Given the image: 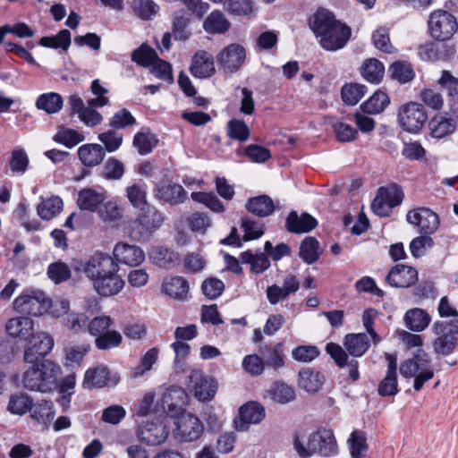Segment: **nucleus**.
<instances>
[{
	"instance_id": "obj_18",
	"label": "nucleus",
	"mask_w": 458,
	"mask_h": 458,
	"mask_svg": "<svg viewBox=\"0 0 458 458\" xmlns=\"http://www.w3.org/2000/svg\"><path fill=\"white\" fill-rule=\"evenodd\" d=\"M266 416L265 408L257 402H248L239 409V419L234 420V427L238 431H246L250 424L261 422Z\"/></svg>"
},
{
	"instance_id": "obj_1",
	"label": "nucleus",
	"mask_w": 458,
	"mask_h": 458,
	"mask_svg": "<svg viewBox=\"0 0 458 458\" xmlns=\"http://www.w3.org/2000/svg\"><path fill=\"white\" fill-rule=\"evenodd\" d=\"M310 28L320 46L327 51H336L345 47L352 36L351 28L335 19L333 13L318 9L310 19Z\"/></svg>"
},
{
	"instance_id": "obj_46",
	"label": "nucleus",
	"mask_w": 458,
	"mask_h": 458,
	"mask_svg": "<svg viewBox=\"0 0 458 458\" xmlns=\"http://www.w3.org/2000/svg\"><path fill=\"white\" fill-rule=\"evenodd\" d=\"M71 32L66 30H61L56 35L42 37L38 44L44 47L58 49L61 48L67 51L71 46Z\"/></svg>"
},
{
	"instance_id": "obj_36",
	"label": "nucleus",
	"mask_w": 458,
	"mask_h": 458,
	"mask_svg": "<svg viewBox=\"0 0 458 458\" xmlns=\"http://www.w3.org/2000/svg\"><path fill=\"white\" fill-rule=\"evenodd\" d=\"M109 380V369L106 366H98L89 369L84 376L82 386L84 388H101Z\"/></svg>"
},
{
	"instance_id": "obj_58",
	"label": "nucleus",
	"mask_w": 458,
	"mask_h": 458,
	"mask_svg": "<svg viewBox=\"0 0 458 458\" xmlns=\"http://www.w3.org/2000/svg\"><path fill=\"white\" fill-rule=\"evenodd\" d=\"M350 452L352 458H365L362 452L368 450L366 435L363 431L354 430L348 439Z\"/></svg>"
},
{
	"instance_id": "obj_20",
	"label": "nucleus",
	"mask_w": 458,
	"mask_h": 458,
	"mask_svg": "<svg viewBox=\"0 0 458 458\" xmlns=\"http://www.w3.org/2000/svg\"><path fill=\"white\" fill-rule=\"evenodd\" d=\"M385 359L387 361V370L377 388L378 394L382 397L393 396L398 393L397 357L394 354L386 352Z\"/></svg>"
},
{
	"instance_id": "obj_13",
	"label": "nucleus",
	"mask_w": 458,
	"mask_h": 458,
	"mask_svg": "<svg viewBox=\"0 0 458 458\" xmlns=\"http://www.w3.org/2000/svg\"><path fill=\"white\" fill-rule=\"evenodd\" d=\"M406 220L419 228L420 234L431 235L439 227V217L428 208H418L408 211Z\"/></svg>"
},
{
	"instance_id": "obj_41",
	"label": "nucleus",
	"mask_w": 458,
	"mask_h": 458,
	"mask_svg": "<svg viewBox=\"0 0 458 458\" xmlns=\"http://www.w3.org/2000/svg\"><path fill=\"white\" fill-rule=\"evenodd\" d=\"M385 73L384 64L377 58H369L365 60L361 68L360 74L362 78L373 84H378Z\"/></svg>"
},
{
	"instance_id": "obj_40",
	"label": "nucleus",
	"mask_w": 458,
	"mask_h": 458,
	"mask_svg": "<svg viewBox=\"0 0 458 458\" xmlns=\"http://www.w3.org/2000/svg\"><path fill=\"white\" fill-rule=\"evenodd\" d=\"M158 141L156 134L151 133L148 128H143L134 135L132 145L137 148L140 155L146 156L152 151Z\"/></svg>"
},
{
	"instance_id": "obj_29",
	"label": "nucleus",
	"mask_w": 458,
	"mask_h": 458,
	"mask_svg": "<svg viewBox=\"0 0 458 458\" xmlns=\"http://www.w3.org/2000/svg\"><path fill=\"white\" fill-rule=\"evenodd\" d=\"M430 136L442 139L452 134L456 129V122L447 114H437L429 122Z\"/></svg>"
},
{
	"instance_id": "obj_30",
	"label": "nucleus",
	"mask_w": 458,
	"mask_h": 458,
	"mask_svg": "<svg viewBox=\"0 0 458 458\" xmlns=\"http://www.w3.org/2000/svg\"><path fill=\"white\" fill-rule=\"evenodd\" d=\"M245 208L259 217H267L273 214L275 205L273 199L266 194L250 198Z\"/></svg>"
},
{
	"instance_id": "obj_33",
	"label": "nucleus",
	"mask_w": 458,
	"mask_h": 458,
	"mask_svg": "<svg viewBox=\"0 0 458 458\" xmlns=\"http://www.w3.org/2000/svg\"><path fill=\"white\" fill-rule=\"evenodd\" d=\"M230 28V21L220 10L211 12L203 22V29L208 34H225Z\"/></svg>"
},
{
	"instance_id": "obj_61",
	"label": "nucleus",
	"mask_w": 458,
	"mask_h": 458,
	"mask_svg": "<svg viewBox=\"0 0 458 458\" xmlns=\"http://www.w3.org/2000/svg\"><path fill=\"white\" fill-rule=\"evenodd\" d=\"M377 193L392 205L393 208L399 206L404 198V193L402 187L396 183H391L386 187H380Z\"/></svg>"
},
{
	"instance_id": "obj_16",
	"label": "nucleus",
	"mask_w": 458,
	"mask_h": 458,
	"mask_svg": "<svg viewBox=\"0 0 458 458\" xmlns=\"http://www.w3.org/2000/svg\"><path fill=\"white\" fill-rule=\"evenodd\" d=\"M118 270V264L109 254L97 251L87 260L86 276L92 282L106 273Z\"/></svg>"
},
{
	"instance_id": "obj_9",
	"label": "nucleus",
	"mask_w": 458,
	"mask_h": 458,
	"mask_svg": "<svg viewBox=\"0 0 458 458\" xmlns=\"http://www.w3.org/2000/svg\"><path fill=\"white\" fill-rule=\"evenodd\" d=\"M50 306L51 301L40 290L27 291L13 301V308L16 311L34 317L43 315Z\"/></svg>"
},
{
	"instance_id": "obj_12",
	"label": "nucleus",
	"mask_w": 458,
	"mask_h": 458,
	"mask_svg": "<svg viewBox=\"0 0 458 458\" xmlns=\"http://www.w3.org/2000/svg\"><path fill=\"white\" fill-rule=\"evenodd\" d=\"M54 339L45 332L34 334L29 338L24 351V360L28 363H40L47 360L45 357L51 352Z\"/></svg>"
},
{
	"instance_id": "obj_24",
	"label": "nucleus",
	"mask_w": 458,
	"mask_h": 458,
	"mask_svg": "<svg viewBox=\"0 0 458 458\" xmlns=\"http://www.w3.org/2000/svg\"><path fill=\"white\" fill-rule=\"evenodd\" d=\"M124 286V281L118 275V271H113L109 274L93 281V287L96 292L104 297L113 296L121 292Z\"/></svg>"
},
{
	"instance_id": "obj_56",
	"label": "nucleus",
	"mask_w": 458,
	"mask_h": 458,
	"mask_svg": "<svg viewBox=\"0 0 458 458\" xmlns=\"http://www.w3.org/2000/svg\"><path fill=\"white\" fill-rule=\"evenodd\" d=\"M63 200L59 197L42 201L37 207L38 216L44 220H50L60 213Z\"/></svg>"
},
{
	"instance_id": "obj_37",
	"label": "nucleus",
	"mask_w": 458,
	"mask_h": 458,
	"mask_svg": "<svg viewBox=\"0 0 458 458\" xmlns=\"http://www.w3.org/2000/svg\"><path fill=\"white\" fill-rule=\"evenodd\" d=\"M241 261L249 264L250 271L254 274H261L270 267V260L264 252L253 253L248 250L240 255Z\"/></svg>"
},
{
	"instance_id": "obj_25",
	"label": "nucleus",
	"mask_w": 458,
	"mask_h": 458,
	"mask_svg": "<svg viewBox=\"0 0 458 458\" xmlns=\"http://www.w3.org/2000/svg\"><path fill=\"white\" fill-rule=\"evenodd\" d=\"M55 416V409L54 403L51 400H38L36 403H32L30 417L31 420L43 425L46 428H48L54 420Z\"/></svg>"
},
{
	"instance_id": "obj_32",
	"label": "nucleus",
	"mask_w": 458,
	"mask_h": 458,
	"mask_svg": "<svg viewBox=\"0 0 458 458\" xmlns=\"http://www.w3.org/2000/svg\"><path fill=\"white\" fill-rule=\"evenodd\" d=\"M344 346L353 357H361L369 350L370 342L365 333L348 334L344 336Z\"/></svg>"
},
{
	"instance_id": "obj_34",
	"label": "nucleus",
	"mask_w": 458,
	"mask_h": 458,
	"mask_svg": "<svg viewBox=\"0 0 458 458\" xmlns=\"http://www.w3.org/2000/svg\"><path fill=\"white\" fill-rule=\"evenodd\" d=\"M189 288L188 281L182 276H172L166 279L162 285V290L165 294L180 301L187 299Z\"/></svg>"
},
{
	"instance_id": "obj_43",
	"label": "nucleus",
	"mask_w": 458,
	"mask_h": 458,
	"mask_svg": "<svg viewBox=\"0 0 458 458\" xmlns=\"http://www.w3.org/2000/svg\"><path fill=\"white\" fill-rule=\"evenodd\" d=\"M322 254L319 242L312 236H308L302 240L300 245L299 256L307 264L315 263Z\"/></svg>"
},
{
	"instance_id": "obj_59",
	"label": "nucleus",
	"mask_w": 458,
	"mask_h": 458,
	"mask_svg": "<svg viewBox=\"0 0 458 458\" xmlns=\"http://www.w3.org/2000/svg\"><path fill=\"white\" fill-rule=\"evenodd\" d=\"M191 199L199 203L204 204L214 212L222 213L225 211V206L214 192H192Z\"/></svg>"
},
{
	"instance_id": "obj_4",
	"label": "nucleus",
	"mask_w": 458,
	"mask_h": 458,
	"mask_svg": "<svg viewBox=\"0 0 458 458\" xmlns=\"http://www.w3.org/2000/svg\"><path fill=\"white\" fill-rule=\"evenodd\" d=\"M400 373L405 378H414L413 388L419 392L424 383L434 377V369L428 355L423 351H418L411 358L403 361Z\"/></svg>"
},
{
	"instance_id": "obj_55",
	"label": "nucleus",
	"mask_w": 458,
	"mask_h": 458,
	"mask_svg": "<svg viewBox=\"0 0 458 458\" xmlns=\"http://www.w3.org/2000/svg\"><path fill=\"white\" fill-rule=\"evenodd\" d=\"M47 274L55 284L66 282L72 276L71 267L61 260L49 264Z\"/></svg>"
},
{
	"instance_id": "obj_11",
	"label": "nucleus",
	"mask_w": 458,
	"mask_h": 458,
	"mask_svg": "<svg viewBox=\"0 0 458 458\" xmlns=\"http://www.w3.org/2000/svg\"><path fill=\"white\" fill-rule=\"evenodd\" d=\"M216 59L224 72L235 73L241 70L246 61V50L239 43H231L216 55Z\"/></svg>"
},
{
	"instance_id": "obj_51",
	"label": "nucleus",
	"mask_w": 458,
	"mask_h": 458,
	"mask_svg": "<svg viewBox=\"0 0 458 458\" xmlns=\"http://www.w3.org/2000/svg\"><path fill=\"white\" fill-rule=\"evenodd\" d=\"M33 403L32 397L25 393H19L13 394L10 397L7 410L15 415H24L28 411L30 412Z\"/></svg>"
},
{
	"instance_id": "obj_21",
	"label": "nucleus",
	"mask_w": 458,
	"mask_h": 458,
	"mask_svg": "<svg viewBox=\"0 0 458 458\" xmlns=\"http://www.w3.org/2000/svg\"><path fill=\"white\" fill-rule=\"evenodd\" d=\"M189 70L196 78L211 77L216 72L213 55L206 50H198L191 58Z\"/></svg>"
},
{
	"instance_id": "obj_10",
	"label": "nucleus",
	"mask_w": 458,
	"mask_h": 458,
	"mask_svg": "<svg viewBox=\"0 0 458 458\" xmlns=\"http://www.w3.org/2000/svg\"><path fill=\"white\" fill-rule=\"evenodd\" d=\"M174 435L176 439L183 443L199 440L204 433L202 421L194 414L184 412L178 416L175 422Z\"/></svg>"
},
{
	"instance_id": "obj_35",
	"label": "nucleus",
	"mask_w": 458,
	"mask_h": 458,
	"mask_svg": "<svg viewBox=\"0 0 458 458\" xmlns=\"http://www.w3.org/2000/svg\"><path fill=\"white\" fill-rule=\"evenodd\" d=\"M267 394L274 403L279 404H287L296 398L293 387L282 381L273 383L267 391Z\"/></svg>"
},
{
	"instance_id": "obj_15",
	"label": "nucleus",
	"mask_w": 458,
	"mask_h": 458,
	"mask_svg": "<svg viewBox=\"0 0 458 458\" xmlns=\"http://www.w3.org/2000/svg\"><path fill=\"white\" fill-rule=\"evenodd\" d=\"M189 386L192 388L194 396L202 402L210 401L216 393V384L211 377L205 376L200 369H192L188 377Z\"/></svg>"
},
{
	"instance_id": "obj_23",
	"label": "nucleus",
	"mask_w": 458,
	"mask_h": 458,
	"mask_svg": "<svg viewBox=\"0 0 458 458\" xmlns=\"http://www.w3.org/2000/svg\"><path fill=\"white\" fill-rule=\"evenodd\" d=\"M318 226L317 219L309 213L301 216L294 210L291 211L285 219V229L292 233H310Z\"/></svg>"
},
{
	"instance_id": "obj_8",
	"label": "nucleus",
	"mask_w": 458,
	"mask_h": 458,
	"mask_svg": "<svg viewBox=\"0 0 458 458\" xmlns=\"http://www.w3.org/2000/svg\"><path fill=\"white\" fill-rule=\"evenodd\" d=\"M397 120L403 131L417 133L428 121V114L422 104L411 101L400 106Z\"/></svg>"
},
{
	"instance_id": "obj_64",
	"label": "nucleus",
	"mask_w": 458,
	"mask_h": 458,
	"mask_svg": "<svg viewBox=\"0 0 458 458\" xmlns=\"http://www.w3.org/2000/svg\"><path fill=\"white\" fill-rule=\"evenodd\" d=\"M225 290V284L216 277H208L202 282V293L209 300L218 298Z\"/></svg>"
},
{
	"instance_id": "obj_5",
	"label": "nucleus",
	"mask_w": 458,
	"mask_h": 458,
	"mask_svg": "<svg viewBox=\"0 0 458 458\" xmlns=\"http://www.w3.org/2000/svg\"><path fill=\"white\" fill-rule=\"evenodd\" d=\"M432 331L436 335L433 350L437 355L447 356L458 346V318L437 320L433 324Z\"/></svg>"
},
{
	"instance_id": "obj_17",
	"label": "nucleus",
	"mask_w": 458,
	"mask_h": 458,
	"mask_svg": "<svg viewBox=\"0 0 458 458\" xmlns=\"http://www.w3.org/2000/svg\"><path fill=\"white\" fill-rule=\"evenodd\" d=\"M153 195L156 199L162 200L170 206L182 204L188 198V193L184 188L172 182L156 183L153 188Z\"/></svg>"
},
{
	"instance_id": "obj_54",
	"label": "nucleus",
	"mask_w": 458,
	"mask_h": 458,
	"mask_svg": "<svg viewBox=\"0 0 458 458\" xmlns=\"http://www.w3.org/2000/svg\"><path fill=\"white\" fill-rule=\"evenodd\" d=\"M53 140L59 144L64 145L68 148H72L82 142L85 137L82 133L73 129L61 127Z\"/></svg>"
},
{
	"instance_id": "obj_2",
	"label": "nucleus",
	"mask_w": 458,
	"mask_h": 458,
	"mask_svg": "<svg viewBox=\"0 0 458 458\" xmlns=\"http://www.w3.org/2000/svg\"><path fill=\"white\" fill-rule=\"evenodd\" d=\"M30 364L31 366L23 373L22 385L24 388L41 393L54 390L61 372L60 366L51 360Z\"/></svg>"
},
{
	"instance_id": "obj_31",
	"label": "nucleus",
	"mask_w": 458,
	"mask_h": 458,
	"mask_svg": "<svg viewBox=\"0 0 458 458\" xmlns=\"http://www.w3.org/2000/svg\"><path fill=\"white\" fill-rule=\"evenodd\" d=\"M265 365L274 370H279L285 366V355L282 343L274 345H265L261 350Z\"/></svg>"
},
{
	"instance_id": "obj_14",
	"label": "nucleus",
	"mask_w": 458,
	"mask_h": 458,
	"mask_svg": "<svg viewBox=\"0 0 458 458\" xmlns=\"http://www.w3.org/2000/svg\"><path fill=\"white\" fill-rule=\"evenodd\" d=\"M188 403V394L182 387L177 386L167 388L161 399L162 407L170 417H176L184 413Z\"/></svg>"
},
{
	"instance_id": "obj_22",
	"label": "nucleus",
	"mask_w": 458,
	"mask_h": 458,
	"mask_svg": "<svg viewBox=\"0 0 458 458\" xmlns=\"http://www.w3.org/2000/svg\"><path fill=\"white\" fill-rule=\"evenodd\" d=\"M113 255L116 263L120 262L130 267H136L145 259L144 251L140 247L124 242L115 244Z\"/></svg>"
},
{
	"instance_id": "obj_42",
	"label": "nucleus",
	"mask_w": 458,
	"mask_h": 458,
	"mask_svg": "<svg viewBox=\"0 0 458 458\" xmlns=\"http://www.w3.org/2000/svg\"><path fill=\"white\" fill-rule=\"evenodd\" d=\"M150 258L159 267L171 269L179 262V254L162 246L154 248L150 252Z\"/></svg>"
},
{
	"instance_id": "obj_57",
	"label": "nucleus",
	"mask_w": 458,
	"mask_h": 458,
	"mask_svg": "<svg viewBox=\"0 0 458 458\" xmlns=\"http://www.w3.org/2000/svg\"><path fill=\"white\" fill-rule=\"evenodd\" d=\"M98 139L103 144L105 154L116 151L123 140V134L115 131L114 129L99 133Z\"/></svg>"
},
{
	"instance_id": "obj_6",
	"label": "nucleus",
	"mask_w": 458,
	"mask_h": 458,
	"mask_svg": "<svg viewBox=\"0 0 458 458\" xmlns=\"http://www.w3.org/2000/svg\"><path fill=\"white\" fill-rule=\"evenodd\" d=\"M163 214L155 207L141 208L137 218L131 223V236L137 241L150 238L163 224Z\"/></svg>"
},
{
	"instance_id": "obj_48",
	"label": "nucleus",
	"mask_w": 458,
	"mask_h": 458,
	"mask_svg": "<svg viewBox=\"0 0 458 458\" xmlns=\"http://www.w3.org/2000/svg\"><path fill=\"white\" fill-rule=\"evenodd\" d=\"M158 59L154 48L148 44L143 43L131 53V61L142 67H149Z\"/></svg>"
},
{
	"instance_id": "obj_27",
	"label": "nucleus",
	"mask_w": 458,
	"mask_h": 458,
	"mask_svg": "<svg viewBox=\"0 0 458 458\" xmlns=\"http://www.w3.org/2000/svg\"><path fill=\"white\" fill-rule=\"evenodd\" d=\"M77 154L81 164L88 168L99 165L106 157L105 149L98 143L81 145L79 147Z\"/></svg>"
},
{
	"instance_id": "obj_62",
	"label": "nucleus",
	"mask_w": 458,
	"mask_h": 458,
	"mask_svg": "<svg viewBox=\"0 0 458 458\" xmlns=\"http://www.w3.org/2000/svg\"><path fill=\"white\" fill-rule=\"evenodd\" d=\"M241 226L244 232V242L259 239L265 233L264 225L262 223L254 221L249 217H243L242 219Z\"/></svg>"
},
{
	"instance_id": "obj_63",
	"label": "nucleus",
	"mask_w": 458,
	"mask_h": 458,
	"mask_svg": "<svg viewBox=\"0 0 458 458\" xmlns=\"http://www.w3.org/2000/svg\"><path fill=\"white\" fill-rule=\"evenodd\" d=\"M126 193L129 201L134 208L140 210L149 206L147 200V191L140 185L135 183L127 187Z\"/></svg>"
},
{
	"instance_id": "obj_28",
	"label": "nucleus",
	"mask_w": 458,
	"mask_h": 458,
	"mask_svg": "<svg viewBox=\"0 0 458 458\" xmlns=\"http://www.w3.org/2000/svg\"><path fill=\"white\" fill-rule=\"evenodd\" d=\"M325 376L313 368H304L299 371V386L308 393L318 392L325 383Z\"/></svg>"
},
{
	"instance_id": "obj_53",
	"label": "nucleus",
	"mask_w": 458,
	"mask_h": 458,
	"mask_svg": "<svg viewBox=\"0 0 458 458\" xmlns=\"http://www.w3.org/2000/svg\"><path fill=\"white\" fill-rule=\"evenodd\" d=\"M227 136L234 140L245 142L250 135V131L243 120L233 118L226 124Z\"/></svg>"
},
{
	"instance_id": "obj_26",
	"label": "nucleus",
	"mask_w": 458,
	"mask_h": 458,
	"mask_svg": "<svg viewBox=\"0 0 458 458\" xmlns=\"http://www.w3.org/2000/svg\"><path fill=\"white\" fill-rule=\"evenodd\" d=\"M8 335L20 340H28L34 333V321L29 317L10 318L5 325Z\"/></svg>"
},
{
	"instance_id": "obj_50",
	"label": "nucleus",
	"mask_w": 458,
	"mask_h": 458,
	"mask_svg": "<svg viewBox=\"0 0 458 458\" xmlns=\"http://www.w3.org/2000/svg\"><path fill=\"white\" fill-rule=\"evenodd\" d=\"M63 103L60 94L50 92L40 95L36 101V106L47 114H55L62 109Z\"/></svg>"
},
{
	"instance_id": "obj_45",
	"label": "nucleus",
	"mask_w": 458,
	"mask_h": 458,
	"mask_svg": "<svg viewBox=\"0 0 458 458\" xmlns=\"http://www.w3.org/2000/svg\"><path fill=\"white\" fill-rule=\"evenodd\" d=\"M167 436L165 426L161 423H151L142 431L141 440L148 445H158L166 440Z\"/></svg>"
},
{
	"instance_id": "obj_60",
	"label": "nucleus",
	"mask_w": 458,
	"mask_h": 458,
	"mask_svg": "<svg viewBox=\"0 0 458 458\" xmlns=\"http://www.w3.org/2000/svg\"><path fill=\"white\" fill-rule=\"evenodd\" d=\"M122 341V335L116 330L110 329L95 338V345L98 350H109L118 347Z\"/></svg>"
},
{
	"instance_id": "obj_3",
	"label": "nucleus",
	"mask_w": 458,
	"mask_h": 458,
	"mask_svg": "<svg viewBox=\"0 0 458 458\" xmlns=\"http://www.w3.org/2000/svg\"><path fill=\"white\" fill-rule=\"evenodd\" d=\"M308 446L305 447L298 436L293 438V447L301 458H308L313 454L330 457L338 454V445L334 432L331 429L320 427L313 431L308 437Z\"/></svg>"
},
{
	"instance_id": "obj_49",
	"label": "nucleus",
	"mask_w": 458,
	"mask_h": 458,
	"mask_svg": "<svg viewBox=\"0 0 458 458\" xmlns=\"http://www.w3.org/2000/svg\"><path fill=\"white\" fill-rule=\"evenodd\" d=\"M367 92V87L360 83H346L341 89V98L344 104L355 106Z\"/></svg>"
},
{
	"instance_id": "obj_7",
	"label": "nucleus",
	"mask_w": 458,
	"mask_h": 458,
	"mask_svg": "<svg viewBox=\"0 0 458 458\" xmlns=\"http://www.w3.org/2000/svg\"><path fill=\"white\" fill-rule=\"evenodd\" d=\"M428 30L437 41H446L453 38L458 30V21L454 15L445 10H435L428 17Z\"/></svg>"
},
{
	"instance_id": "obj_39",
	"label": "nucleus",
	"mask_w": 458,
	"mask_h": 458,
	"mask_svg": "<svg viewBox=\"0 0 458 458\" xmlns=\"http://www.w3.org/2000/svg\"><path fill=\"white\" fill-rule=\"evenodd\" d=\"M104 199L103 194L91 188H85L78 193L77 205L81 210L94 212Z\"/></svg>"
},
{
	"instance_id": "obj_19",
	"label": "nucleus",
	"mask_w": 458,
	"mask_h": 458,
	"mask_svg": "<svg viewBox=\"0 0 458 458\" xmlns=\"http://www.w3.org/2000/svg\"><path fill=\"white\" fill-rule=\"evenodd\" d=\"M386 281L393 287L408 288L417 283L418 271L412 267L397 264L391 268Z\"/></svg>"
},
{
	"instance_id": "obj_47",
	"label": "nucleus",
	"mask_w": 458,
	"mask_h": 458,
	"mask_svg": "<svg viewBox=\"0 0 458 458\" xmlns=\"http://www.w3.org/2000/svg\"><path fill=\"white\" fill-rule=\"evenodd\" d=\"M390 77L402 84L411 81L415 77V72L411 64L406 61H395L388 69Z\"/></svg>"
},
{
	"instance_id": "obj_44",
	"label": "nucleus",
	"mask_w": 458,
	"mask_h": 458,
	"mask_svg": "<svg viewBox=\"0 0 458 458\" xmlns=\"http://www.w3.org/2000/svg\"><path fill=\"white\" fill-rule=\"evenodd\" d=\"M430 320L428 313L419 308L408 310L404 316L406 327L413 332L424 330L428 326Z\"/></svg>"
},
{
	"instance_id": "obj_38",
	"label": "nucleus",
	"mask_w": 458,
	"mask_h": 458,
	"mask_svg": "<svg viewBox=\"0 0 458 458\" xmlns=\"http://www.w3.org/2000/svg\"><path fill=\"white\" fill-rule=\"evenodd\" d=\"M390 104L388 95L380 89H377L365 102L360 106V109L369 114H377L382 113Z\"/></svg>"
},
{
	"instance_id": "obj_52",
	"label": "nucleus",
	"mask_w": 458,
	"mask_h": 458,
	"mask_svg": "<svg viewBox=\"0 0 458 458\" xmlns=\"http://www.w3.org/2000/svg\"><path fill=\"white\" fill-rule=\"evenodd\" d=\"M224 10L233 16H249L254 11L252 0H225Z\"/></svg>"
}]
</instances>
